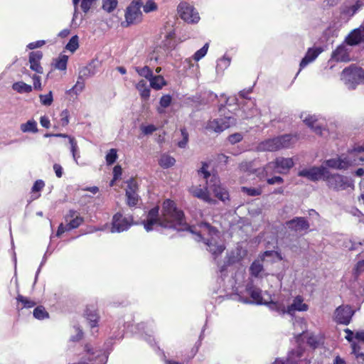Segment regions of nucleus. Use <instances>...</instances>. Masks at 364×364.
<instances>
[{
	"mask_svg": "<svg viewBox=\"0 0 364 364\" xmlns=\"http://www.w3.org/2000/svg\"><path fill=\"white\" fill-rule=\"evenodd\" d=\"M60 123L63 127L68 124V123H69V112L67 109H64L61 112Z\"/></svg>",
	"mask_w": 364,
	"mask_h": 364,
	"instance_id": "052dcab7",
	"label": "nucleus"
},
{
	"mask_svg": "<svg viewBox=\"0 0 364 364\" xmlns=\"http://www.w3.org/2000/svg\"><path fill=\"white\" fill-rule=\"evenodd\" d=\"M78 47L79 43L77 36H73L65 46L66 49L72 53H74L78 48Z\"/></svg>",
	"mask_w": 364,
	"mask_h": 364,
	"instance_id": "8fccbe9b",
	"label": "nucleus"
},
{
	"mask_svg": "<svg viewBox=\"0 0 364 364\" xmlns=\"http://www.w3.org/2000/svg\"><path fill=\"white\" fill-rule=\"evenodd\" d=\"M176 160L174 158L171 157L169 155L164 154L161 156L159 159V165L164 168H168L175 164Z\"/></svg>",
	"mask_w": 364,
	"mask_h": 364,
	"instance_id": "ea45409f",
	"label": "nucleus"
},
{
	"mask_svg": "<svg viewBox=\"0 0 364 364\" xmlns=\"http://www.w3.org/2000/svg\"><path fill=\"white\" fill-rule=\"evenodd\" d=\"M331 59L337 62H348L350 60L349 51L346 46L341 44L333 52Z\"/></svg>",
	"mask_w": 364,
	"mask_h": 364,
	"instance_id": "c85d7f7f",
	"label": "nucleus"
},
{
	"mask_svg": "<svg viewBox=\"0 0 364 364\" xmlns=\"http://www.w3.org/2000/svg\"><path fill=\"white\" fill-rule=\"evenodd\" d=\"M157 129L156 127L153 124L141 125V130L144 134L148 135L151 134Z\"/></svg>",
	"mask_w": 364,
	"mask_h": 364,
	"instance_id": "13d9d810",
	"label": "nucleus"
},
{
	"mask_svg": "<svg viewBox=\"0 0 364 364\" xmlns=\"http://www.w3.org/2000/svg\"><path fill=\"white\" fill-rule=\"evenodd\" d=\"M235 124L236 120L233 117L227 116L225 117L210 120L208 122L205 128L208 130L220 133L230 127L231 126L235 125Z\"/></svg>",
	"mask_w": 364,
	"mask_h": 364,
	"instance_id": "ddd939ff",
	"label": "nucleus"
},
{
	"mask_svg": "<svg viewBox=\"0 0 364 364\" xmlns=\"http://www.w3.org/2000/svg\"><path fill=\"white\" fill-rule=\"evenodd\" d=\"M353 314L354 311L350 306H340L335 311V321L338 323L348 325Z\"/></svg>",
	"mask_w": 364,
	"mask_h": 364,
	"instance_id": "6ab92c4d",
	"label": "nucleus"
},
{
	"mask_svg": "<svg viewBox=\"0 0 364 364\" xmlns=\"http://www.w3.org/2000/svg\"><path fill=\"white\" fill-rule=\"evenodd\" d=\"M364 151V146H358L351 151L348 155H341L336 159H330L324 161L326 167L334 169H347L349 166L357 165L356 153Z\"/></svg>",
	"mask_w": 364,
	"mask_h": 364,
	"instance_id": "20e7f679",
	"label": "nucleus"
},
{
	"mask_svg": "<svg viewBox=\"0 0 364 364\" xmlns=\"http://www.w3.org/2000/svg\"><path fill=\"white\" fill-rule=\"evenodd\" d=\"M262 270L263 266L260 261H255L250 268L251 274L255 277H258Z\"/></svg>",
	"mask_w": 364,
	"mask_h": 364,
	"instance_id": "49530a36",
	"label": "nucleus"
},
{
	"mask_svg": "<svg viewBox=\"0 0 364 364\" xmlns=\"http://www.w3.org/2000/svg\"><path fill=\"white\" fill-rule=\"evenodd\" d=\"M287 227L296 232L306 231L309 228V223L305 218L296 217L292 220L287 221Z\"/></svg>",
	"mask_w": 364,
	"mask_h": 364,
	"instance_id": "4be33fe9",
	"label": "nucleus"
},
{
	"mask_svg": "<svg viewBox=\"0 0 364 364\" xmlns=\"http://www.w3.org/2000/svg\"><path fill=\"white\" fill-rule=\"evenodd\" d=\"M242 139V135L240 133H235V134H231L228 137V141L232 144L240 142Z\"/></svg>",
	"mask_w": 364,
	"mask_h": 364,
	"instance_id": "0e129e2a",
	"label": "nucleus"
},
{
	"mask_svg": "<svg viewBox=\"0 0 364 364\" xmlns=\"http://www.w3.org/2000/svg\"><path fill=\"white\" fill-rule=\"evenodd\" d=\"M295 355L296 358H301L302 356L301 350L297 349L296 351H292L286 360L277 358L272 364H299L297 360H295Z\"/></svg>",
	"mask_w": 364,
	"mask_h": 364,
	"instance_id": "2f4dec72",
	"label": "nucleus"
},
{
	"mask_svg": "<svg viewBox=\"0 0 364 364\" xmlns=\"http://www.w3.org/2000/svg\"><path fill=\"white\" fill-rule=\"evenodd\" d=\"M33 81V87L36 90H41L42 89L41 77L36 75H33L32 77Z\"/></svg>",
	"mask_w": 364,
	"mask_h": 364,
	"instance_id": "338daca9",
	"label": "nucleus"
},
{
	"mask_svg": "<svg viewBox=\"0 0 364 364\" xmlns=\"http://www.w3.org/2000/svg\"><path fill=\"white\" fill-rule=\"evenodd\" d=\"M150 86L153 89L156 90H161L164 85H166V82L161 75L154 76V75L149 79Z\"/></svg>",
	"mask_w": 364,
	"mask_h": 364,
	"instance_id": "c9c22d12",
	"label": "nucleus"
},
{
	"mask_svg": "<svg viewBox=\"0 0 364 364\" xmlns=\"http://www.w3.org/2000/svg\"><path fill=\"white\" fill-rule=\"evenodd\" d=\"M44 186L45 183L43 180L39 179L34 183L31 189L33 193L32 197L33 198V199H36L38 197H40L41 195L40 193H38V192H40L43 188Z\"/></svg>",
	"mask_w": 364,
	"mask_h": 364,
	"instance_id": "37998d69",
	"label": "nucleus"
},
{
	"mask_svg": "<svg viewBox=\"0 0 364 364\" xmlns=\"http://www.w3.org/2000/svg\"><path fill=\"white\" fill-rule=\"evenodd\" d=\"M85 316L91 328H94L97 326L99 315L95 309L87 308L85 311Z\"/></svg>",
	"mask_w": 364,
	"mask_h": 364,
	"instance_id": "72a5a7b5",
	"label": "nucleus"
},
{
	"mask_svg": "<svg viewBox=\"0 0 364 364\" xmlns=\"http://www.w3.org/2000/svg\"><path fill=\"white\" fill-rule=\"evenodd\" d=\"M208 166L206 164H203V166L200 168V169L198 171V174L200 176H202L203 178L208 181V178L210 176V173L208 171Z\"/></svg>",
	"mask_w": 364,
	"mask_h": 364,
	"instance_id": "e2e57ef3",
	"label": "nucleus"
},
{
	"mask_svg": "<svg viewBox=\"0 0 364 364\" xmlns=\"http://www.w3.org/2000/svg\"><path fill=\"white\" fill-rule=\"evenodd\" d=\"M181 135L183 136V139L178 141V146L180 148H185L187 145V143L188 141V134L186 132V129H181Z\"/></svg>",
	"mask_w": 364,
	"mask_h": 364,
	"instance_id": "4d7b16f0",
	"label": "nucleus"
},
{
	"mask_svg": "<svg viewBox=\"0 0 364 364\" xmlns=\"http://www.w3.org/2000/svg\"><path fill=\"white\" fill-rule=\"evenodd\" d=\"M127 188L126 189V196L127 198V203L129 206L136 205L138 202L137 189L138 186L136 181L130 178L127 181Z\"/></svg>",
	"mask_w": 364,
	"mask_h": 364,
	"instance_id": "412c9836",
	"label": "nucleus"
},
{
	"mask_svg": "<svg viewBox=\"0 0 364 364\" xmlns=\"http://www.w3.org/2000/svg\"><path fill=\"white\" fill-rule=\"evenodd\" d=\"M100 351L95 350L90 344H86L82 348V350L76 354L77 360L69 364H94V361L103 363L107 360L105 356L101 355Z\"/></svg>",
	"mask_w": 364,
	"mask_h": 364,
	"instance_id": "0eeeda50",
	"label": "nucleus"
},
{
	"mask_svg": "<svg viewBox=\"0 0 364 364\" xmlns=\"http://www.w3.org/2000/svg\"><path fill=\"white\" fill-rule=\"evenodd\" d=\"M269 309L279 314H287L294 316L296 311H306L309 309V306L304 302V298L301 296H296L287 307L283 304L277 302L270 304Z\"/></svg>",
	"mask_w": 364,
	"mask_h": 364,
	"instance_id": "423d86ee",
	"label": "nucleus"
},
{
	"mask_svg": "<svg viewBox=\"0 0 364 364\" xmlns=\"http://www.w3.org/2000/svg\"><path fill=\"white\" fill-rule=\"evenodd\" d=\"M68 57L65 55L59 56L55 63V68L60 70H65L67 68Z\"/></svg>",
	"mask_w": 364,
	"mask_h": 364,
	"instance_id": "c03bdc74",
	"label": "nucleus"
},
{
	"mask_svg": "<svg viewBox=\"0 0 364 364\" xmlns=\"http://www.w3.org/2000/svg\"><path fill=\"white\" fill-rule=\"evenodd\" d=\"M65 221L68 226V229L73 230L77 228L84 221L82 217L76 210H70L65 216Z\"/></svg>",
	"mask_w": 364,
	"mask_h": 364,
	"instance_id": "b1692460",
	"label": "nucleus"
},
{
	"mask_svg": "<svg viewBox=\"0 0 364 364\" xmlns=\"http://www.w3.org/2000/svg\"><path fill=\"white\" fill-rule=\"evenodd\" d=\"M242 191L247 194L248 196H259L261 193V191L259 189L255 188H247V187H242Z\"/></svg>",
	"mask_w": 364,
	"mask_h": 364,
	"instance_id": "bf43d9fd",
	"label": "nucleus"
},
{
	"mask_svg": "<svg viewBox=\"0 0 364 364\" xmlns=\"http://www.w3.org/2000/svg\"><path fill=\"white\" fill-rule=\"evenodd\" d=\"M301 117L303 119V122L316 134L321 136L324 135L326 129L323 124L316 117V116L302 114Z\"/></svg>",
	"mask_w": 364,
	"mask_h": 364,
	"instance_id": "aec40b11",
	"label": "nucleus"
},
{
	"mask_svg": "<svg viewBox=\"0 0 364 364\" xmlns=\"http://www.w3.org/2000/svg\"><path fill=\"white\" fill-rule=\"evenodd\" d=\"M16 299L18 302H21L23 304V308L29 309L33 307L36 305V303L33 301L22 295H18Z\"/></svg>",
	"mask_w": 364,
	"mask_h": 364,
	"instance_id": "864d4df0",
	"label": "nucleus"
},
{
	"mask_svg": "<svg viewBox=\"0 0 364 364\" xmlns=\"http://www.w3.org/2000/svg\"><path fill=\"white\" fill-rule=\"evenodd\" d=\"M84 80H79V78H77L75 85L72 88L67 90L66 94L69 95L70 97L75 98L77 97V96L79 95L84 90Z\"/></svg>",
	"mask_w": 364,
	"mask_h": 364,
	"instance_id": "f704fd0d",
	"label": "nucleus"
},
{
	"mask_svg": "<svg viewBox=\"0 0 364 364\" xmlns=\"http://www.w3.org/2000/svg\"><path fill=\"white\" fill-rule=\"evenodd\" d=\"M325 181L329 188L336 191H345L349 188L353 189L354 187L353 180L348 176L331 173L329 171L326 176Z\"/></svg>",
	"mask_w": 364,
	"mask_h": 364,
	"instance_id": "1a4fd4ad",
	"label": "nucleus"
},
{
	"mask_svg": "<svg viewBox=\"0 0 364 364\" xmlns=\"http://www.w3.org/2000/svg\"><path fill=\"white\" fill-rule=\"evenodd\" d=\"M46 43L45 41H37L36 42L30 43L27 45V48L30 50L41 48Z\"/></svg>",
	"mask_w": 364,
	"mask_h": 364,
	"instance_id": "69168bd1",
	"label": "nucleus"
},
{
	"mask_svg": "<svg viewBox=\"0 0 364 364\" xmlns=\"http://www.w3.org/2000/svg\"><path fill=\"white\" fill-rule=\"evenodd\" d=\"M364 40V26L353 30L346 38L345 42L349 46H356Z\"/></svg>",
	"mask_w": 364,
	"mask_h": 364,
	"instance_id": "5701e85b",
	"label": "nucleus"
},
{
	"mask_svg": "<svg viewBox=\"0 0 364 364\" xmlns=\"http://www.w3.org/2000/svg\"><path fill=\"white\" fill-rule=\"evenodd\" d=\"M98 65V60H92L87 66L80 69L77 78H79V80H85V79L95 75L97 73Z\"/></svg>",
	"mask_w": 364,
	"mask_h": 364,
	"instance_id": "c756f323",
	"label": "nucleus"
},
{
	"mask_svg": "<svg viewBox=\"0 0 364 364\" xmlns=\"http://www.w3.org/2000/svg\"><path fill=\"white\" fill-rule=\"evenodd\" d=\"M138 333H141V336L151 346H154V338L153 336L156 325L154 321L140 323L136 326Z\"/></svg>",
	"mask_w": 364,
	"mask_h": 364,
	"instance_id": "f3484780",
	"label": "nucleus"
},
{
	"mask_svg": "<svg viewBox=\"0 0 364 364\" xmlns=\"http://www.w3.org/2000/svg\"><path fill=\"white\" fill-rule=\"evenodd\" d=\"M158 207L151 209L143 222L144 229L147 232L154 230L156 227L174 229L178 231L188 230L196 235L195 240L203 241L212 254L214 259L225 249L221 242L220 232L210 223L201 222L197 226H189L184 220L183 213L178 210L173 200L167 199L164 201L161 214L159 215Z\"/></svg>",
	"mask_w": 364,
	"mask_h": 364,
	"instance_id": "f257e3e1",
	"label": "nucleus"
},
{
	"mask_svg": "<svg viewBox=\"0 0 364 364\" xmlns=\"http://www.w3.org/2000/svg\"><path fill=\"white\" fill-rule=\"evenodd\" d=\"M178 12L180 17L187 23H195L200 20L198 12L193 6L186 2H181L178 5Z\"/></svg>",
	"mask_w": 364,
	"mask_h": 364,
	"instance_id": "2eb2a0df",
	"label": "nucleus"
},
{
	"mask_svg": "<svg viewBox=\"0 0 364 364\" xmlns=\"http://www.w3.org/2000/svg\"><path fill=\"white\" fill-rule=\"evenodd\" d=\"M321 52L322 49L318 47L309 48L305 56L302 58L300 63V70H302L309 63L314 62Z\"/></svg>",
	"mask_w": 364,
	"mask_h": 364,
	"instance_id": "bb28decb",
	"label": "nucleus"
},
{
	"mask_svg": "<svg viewBox=\"0 0 364 364\" xmlns=\"http://www.w3.org/2000/svg\"><path fill=\"white\" fill-rule=\"evenodd\" d=\"M42 58L43 53L41 51H32L29 53L28 62L30 68L38 74L43 73V68L40 63Z\"/></svg>",
	"mask_w": 364,
	"mask_h": 364,
	"instance_id": "a878e982",
	"label": "nucleus"
},
{
	"mask_svg": "<svg viewBox=\"0 0 364 364\" xmlns=\"http://www.w3.org/2000/svg\"><path fill=\"white\" fill-rule=\"evenodd\" d=\"M352 353L355 355L358 363H364V353L360 352V347L355 343H353Z\"/></svg>",
	"mask_w": 364,
	"mask_h": 364,
	"instance_id": "09e8293b",
	"label": "nucleus"
},
{
	"mask_svg": "<svg viewBox=\"0 0 364 364\" xmlns=\"http://www.w3.org/2000/svg\"><path fill=\"white\" fill-rule=\"evenodd\" d=\"M105 159L108 165L114 164L117 159V150L115 149H111L107 154Z\"/></svg>",
	"mask_w": 364,
	"mask_h": 364,
	"instance_id": "6e6d98bb",
	"label": "nucleus"
},
{
	"mask_svg": "<svg viewBox=\"0 0 364 364\" xmlns=\"http://www.w3.org/2000/svg\"><path fill=\"white\" fill-rule=\"evenodd\" d=\"M132 216H123L120 213H116L112 218L111 232H121L127 230L132 225Z\"/></svg>",
	"mask_w": 364,
	"mask_h": 364,
	"instance_id": "dca6fc26",
	"label": "nucleus"
},
{
	"mask_svg": "<svg viewBox=\"0 0 364 364\" xmlns=\"http://www.w3.org/2000/svg\"><path fill=\"white\" fill-rule=\"evenodd\" d=\"M141 6L142 3L140 1H133L127 7L125 13L126 26H128L130 24L137 23L141 21Z\"/></svg>",
	"mask_w": 364,
	"mask_h": 364,
	"instance_id": "f8f14e48",
	"label": "nucleus"
},
{
	"mask_svg": "<svg viewBox=\"0 0 364 364\" xmlns=\"http://www.w3.org/2000/svg\"><path fill=\"white\" fill-rule=\"evenodd\" d=\"M363 5V2L362 1H357L356 3L350 6H345L342 9V13L352 16H353L357 11Z\"/></svg>",
	"mask_w": 364,
	"mask_h": 364,
	"instance_id": "58836bf2",
	"label": "nucleus"
},
{
	"mask_svg": "<svg viewBox=\"0 0 364 364\" xmlns=\"http://www.w3.org/2000/svg\"><path fill=\"white\" fill-rule=\"evenodd\" d=\"M295 140L291 135L285 134L260 142L256 149L258 151H275L280 149L290 147Z\"/></svg>",
	"mask_w": 364,
	"mask_h": 364,
	"instance_id": "39448f33",
	"label": "nucleus"
},
{
	"mask_svg": "<svg viewBox=\"0 0 364 364\" xmlns=\"http://www.w3.org/2000/svg\"><path fill=\"white\" fill-rule=\"evenodd\" d=\"M245 255L246 251L241 247H237L227 254L226 260L223 264L218 263L220 271L221 272H224L228 266L240 261Z\"/></svg>",
	"mask_w": 364,
	"mask_h": 364,
	"instance_id": "a211bd4d",
	"label": "nucleus"
},
{
	"mask_svg": "<svg viewBox=\"0 0 364 364\" xmlns=\"http://www.w3.org/2000/svg\"><path fill=\"white\" fill-rule=\"evenodd\" d=\"M277 164V173L285 174L294 166V161L291 158L277 157L275 159Z\"/></svg>",
	"mask_w": 364,
	"mask_h": 364,
	"instance_id": "cd10ccee",
	"label": "nucleus"
},
{
	"mask_svg": "<svg viewBox=\"0 0 364 364\" xmlns=\"http://www.w3.org/2000/svg\"><path fill=\"white\" fill-rule=\"evenodd\" d=\"M69 144L70 145V152L75 163L80 166H85V163L79 162V159L80 158V152L77 146V141L75 139V138L69 137Z\"/></svg>",
	"mask_w": 364,
	"mask_h": 364,
	"instance_id": "7c9ffc66",
	"label": "nucleus"
},
{
	"mask_svg": "<svg viewBox=\"0 0 364 364\" xmlns=\"http://www.w3.org/2000/svg\"><path fill=\"white\" fill-rule=\"evenodd\" d=\"M39 98L41 104L45 106H50L53 101V93L51 91L46 95H40Z\"/></svg>",
	"mask_w": 364,
	"mask_h": 364,
	"instance_id": "5fc2aeb1",
	"label": "nucleus"
},
{
	"mask_svg": "<svg viewBox=\"0 0 364 364\" xmlns=\"http://www.w3.org/2000/svg\"><path fill=\"white\" fill-rule=\"evenodd\" d=\"M33 316L38 320H43L48 318L49 314L43 306H39L33 310Z\"/></svg>",
	"mask_w": 364,
	"mask_h": 364,
	"instance_id": "a18cd8bd",
	"label": "nucleus"
},
{
	"mask_svg": "<svg viewBox=\"0 0 364 364\" xmlns=\"http://www.w3.org/2000/svg\"><path fill=\"white\" fill-rule=\"evenodd\" d=\"M230 64V60L228 58L223 57L217 62L216 72L218 73H222L226 68L229 67Z\"/></svg>",
	"mask_w": 364,
	"mask_h": 364,
	"instance_id": "79ce46f5",
	"label": "nucleus"
},
{
	"mask_svg": "<svg viewBox=\"0 0 364 364\" xmlns=\"http://www.w3.org/2000/svg\"><path fill=\"white\" fill-rule=\"evenodd\" d=\"M171 103V97L169 95H163L159 101L160 106L157 108L159 114L165 112L164 109L168 107Z\"/></svg>",
	"mask_w": 364,
	"mask_h": 364,
	"instance_id": "a19ab883",
	"label": "nucleus"
},
{
	"mask_svg": "<svg viewBox=\"0 0 364 364\" xmlns=\"http://www.w3.org/2000/svg\"><path fill=\"white\" fill-rule=\"evenodd\" d=\"M92 4V3L90 0H82L80 6L82 10L87 13L91 8Z\"/></svg>",
	"mask_w": 364,
	"mask_h": 364,
	"instance_id": "774afa93",
	"label": "nucleus"
},
{
	"mask_svg": "<svg viewBox=\"0 0 364 364\" xmlns=\"http://www.w3.org/2000/svg\"><path fill=\"white\" fill-rule=\"evenodd\" d=\"M12 89L18 93H29L32 91L33 87L31 85L25 83L23 81L14 82L12 85Z\"/></svg>",
	"mask_w": 364,
	"mask_h": 364,
	"instance_id": "e433bc0d",
	"label": "nucleus"
},
{
	"mask_svg": "<svg viewBox=\"0 0 364 364\" xmlns=\"http://www.w3.org/2000/svg\"><path fill=\"white\" fill-rule=\"evenodd\" d=\"M175 33L169 31L165 36V38L161 41L159 46L154 50L150 60H154L156 63L164 60L168 54L175 48L174 41Z\"/></svg>",
	"mask_w": 364,
	"mask_h": 364,
	"instance_id": "6e6552de",
	"label": "nucleus"
},
{
	"mask_svg": "<svg viewBox=\"0 0 364 364\" xmlns=\"http://www.w3.org/2000/svg\"><path fill=\"white\" fill-rule=\"evenodd\" d=\"M136 71L140 76L144 77L148 80L153 75L152 70L149 66H144L143 68L136 67Z\"/></svg>",
	"mask_w": 364,
	"mask_h": 364,
	"instance_id": "603ef678",
	"label": "nucleus"
},
{
	"mask_svg": "<svg viewBox=\"0 0 364 364\" xmlns=\"http://www.w3.org/2000/svg\"><path fill=\"white\" fill-rule=\"evenodd\" d=\"M117 4V0H102V9L108 13H111L115 9Z\"/></svg>",
	"mask_w": 364,
	"mask_h": 364,
	"instance_id": "de8ad7c7",
	"label": "nucleus"
},
{
	"mask_svg": "<svg viewBox=\"0 0 364 364\" xmlns=\"http://www.w3.org/2000/svg\"><path fill=\"white\" fill-rule=\"evenodd\" d=\"M328 171L327 167L324 166H313L309 168H304L301 170L298 175L301 177H305L312 181H317L319 180L325 181V178L328 173Z\"/></svg>",
	"mask_w": 364,
	"mask_h": 364,
	"instance_id": "4468645a",
	"label": "nucleus"
},
{
	"mask_svg": "<svg viewBox=\"0 0 364 364\" xmlns=\"http://www.w3.org/2000/svg\"><path fill=\"white\" fill-rule=\"evenodd\" d=\"M150 84L148 85L145 80H141L136 85V88L139 91L140 96L144 100H149L150 97Z\"/></svg>",
	"mask_w": 364,
	"mask_h": 364,
	"instance_id": "473e14b6",
	"label": "nucleus"
},
{
	"mask_svg": "<svg viewBox=\"0 0 364 364\" xmlns=\"http://www.w3.org/2000/svg\"><path fill=\"white\" fill-rule=\"evenodd\" d=\"M360 68L350 65L342 71L341 79L348 90H354L360 83Z\"/></svg>",
	"mask_w": 364,
	"mask_h": 364,
	"instance_id": "9b49d317",
	"label": "nucleus"
},
{
	"mask_svg": "<svg viewBox=\"0 0 364 364\" xmlns=\"http://www.w3.org/2000/svg\"><path fill=\"white\" fill-rule=\"evenodd\" d=\"M232 291L237 294V300L245 304H256V305H267L269 307L270 304L274 303L272 300V295L267 291L262 293L259 288L254 287L252 284H248L246 287V291L250 296L251 299L244 297L237 294V289L232 284L230 287Z\"/></svg>",
	"mask_w": 364,
	"mask_h": 364,
	"instance_id": "7ed1b4c3",
	"label": "nucleus"
},
{
	"mask_svg": "<svg viewBox=\"0 0 364 364\" xmlns=\"http://www.w3.org/2000/svg\"><path fill=\"white\" fill-rule=\"evenodd\" d=\"M208 48H209V44L208 43H206L200 49H199L198 50H197L195 53V54L193 55V59L196 62H198L200 59H202L207 54Z\"/></svg>",
	"mask_w": 364,
	"mask_h": 364,
	"instance_id": "3c124183",
	"label": "nucleus"
},
{
	"mask_svg": "<svg viewBox=\"0 0 364 364\" xmlns=\"http://www.w3.org/2000/svg\"><path fill=\"white\" fill-rule=\"evenodd\" d=\"M240 169L244 172L256 173L259 178H264L269 175L277 173V164L275 161L268 163L262 168H255L254 167V161H244L240 164Z\"/></svg>",
	"mask_w": 364,
	"mask_h": 364,
	"instance_id": "9d476101",
	"label": "nucleus"
},
{
	"mask_svg": "<svg viewBox=\"0 0 364 364\" xmlns=\"http://www.w3.org/2000/svg\"><path fill=\"white\" fill-rule=\"evenodd\" d=\"M21 131L23 133L38 132L37 123L33 119H30L27 122L21 124L20 126Z\"/></svg>",
	"mask_w": 364,
	"mask_h": 364,
	"instance_id": "4c0bfd02",
	"label": "nucleus"
},
{
	"mask_svg": "<svg viewBox=\"0 0 364 364\" xmlns=\"http://www.w3.org/2000/svg\"><path fill=\"white\" fill-rule=\"evenodd\" d=\"M242 117L244 119H251L259 114V109L256 107L255 101L249 99L242 107Z\"/></svg>",
	"mask_w": 364,
	"mask_h": 364,
	"instance_id": "393cba45",
	"label": "nucleus"
},
{
	"mask_svg": "<svg viewBox=\"0 0 364 364\" xmlns=\"http://www.w3.org/2000/svg\"><path fill=\"white\" fill-rule=\"evenodd\" d=\"M206 183L207 187L205 188H202L200 186H192L190 188L191 193L195 197L210 203L213 202L210 196V192H212L216 198L224 203L229 200L228 191L221 186L220 181L216 176H212Z\"/></svg>",
	"mask_w": 364,
	"mask_h": 364,
	"instance_id": "f03ea898",
	"label": "nucleus"
},
{
	"mask_svg": "<svg viewBox=\"0 0 364 364\" xmlns=\"http://www.w3.org/2000/svg\"><path fill=\"white\" fill-rule=\"evenodd\" d=\"M143 8L145 13H149L156 10L157 5L154 1H148Z\"/></svg>",
	"mask_w": 364,
	"mask_h": 364,
	"instance_id": "680f3d73",
	"label": "nucleus"
}]
</instances>
